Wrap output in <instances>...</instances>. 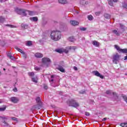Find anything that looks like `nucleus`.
Instances as JSON below:
<instances>
[{"label": "nucleus", "instance_id": "f704fd0d", "mask_svg": "<svg viewBox=\"0 0 127 127\" xmlns=\"http://www.w3.org/2000/svg\"><path fill=\"white\" fill-rule=\"evenodd\" d=\"M56 52H58V53H62L63 52V51H62L60 49H56Z\"/></svg>", "mask_w": 127, "mask_h": 127}, {"label": "nucleus", "instance_id": "052dcab7", "mask_svg": "<svg viewBox=\"0 0 127 127\" xmlns=\"http://www.w3.org/2000/svg\"><path fill=\"white\" fill-rule=\"evenodd\" d=\"M124 60H127V56H125Z\"/></svg>", "mask_w": 127, "mask_h": 127}, {"label": "nucleus", "instance_id": "37998d69", "mask_svg": "<svg viewBox=\"0 0 127 127\" xmlns=\"http://www.w3.org/2000/svg\"><path fill=\"white\" fill-rule=\"evenodd\" d=\"M6 26H9V27H10L11 28H13V27H14V26H13V25L9 24H7Z\"/></svg>", "mask_w": 127, "mask_h": 127}, {"label": "nucleus", "instance_id": "c03bdc74", "mask_svg": "<svg viewBox=\"0 0 127 127\" xmlns=\"http://www.w3.org/2000/svg\"><path fill=\"white\" fill-rule=\"evenodd\" d=\"M123 7L124 8H127V3H124V4H123Z\"/></svg>", "mask_w": 127, "mask_h": 127}, {"label": "nucleus", "instance_id": "2f4dec72", "mask_svg": "<svg viewBox=\"0 0 127 127\" xmlns=\"http://www.w3.org/2000/svg\"><path fill=\"white\" fill-rule=\"evenodd\" d=\"M28 13L29 15H33V14H34V12L32 11L28 10Z\"/></svg>", "mask_w": 127, "mask_h": 127}, {"label": "nucleus", "instance_id": "9b49d317", "mask_svg": "<svg viewBox=\"0 0 127 127\" xmlns=\"http://www.w3.org/2000/svg\"><path fill=\"white\" fill-rule=\"evenodd\" d=\"M92 44L94 45V46H96V47H99V46H100V43L98 42L97 41H93Z\"/></svg>", "mask_w": 127, "mask_h": 127}, {"label": "nucleus", "instance_id": "bf43d9fd", "mask_svg": "<svg viewBox=\"0 0 127 127\" xmlns=\"http://www.w3.org/2000/svg\"><path fill=\"white\" fill-rule=\"evenodd\" d=\"M90 104H94V101H93V100H91V101H90Z\"/></svg>", "mask_w": 127, "mask_h": 127}, {"label": "nucleus", "instance_id": "c85d7f7f", "mask_svg": "<svg viewBox=\"0 0 127 127\" xmlns=\"http://www.w3.org/2000/svg\"><path fill=\"white\" fill-rule=\"evenodd\" d=\"M115 47L116 48V49H117V50H118V51H119V52H120V51H121V48H120V47L117 45H115Z\"/></svg>", "mask_w": 127, "mask_h": 127}, {"label": "nucleus", "instance_id": "a18cd8bd", "mask_svg": "<svg viewBox=\"0 0 127 127\" xmlns=\"http://www.w3.org/2000/svg\"><path fill=\"white\" fill-rule=\"evenodd\" d=\"M11 119L13 121H17V118L15 117H12Z\"/></svg>", "mask_w": 127, "mask_h": 127}, {"label": "nucleus", "instance_id": "dca6fc26", "mask_svg": "<svg viewBox=\"0 0 127 127\" xmlns=\"http://www.w3.org/2000/svg\"><path fill=\"white\" fill-rule=\"evenodd\" d=\"M119 53H127V49H121Z\"/></svg>", "mask_w": 127, "mask_h": 127}, {"label": "nucleus", "instance_id": "864d4df0", "mask_svg": "<svg viewBox=\"0 0 127 127\" xmlns=\"http://www.w3.org/2000/svg\"><path fill=\"white\" fill-rule=\"evenodd\" d=\"M13 91H14V92H17V88L15 87V88L13 89Z\"/></svg>", "mask_w": 127, "mask_h": 127}, {"label": "nucleus", "instance_id": "412c9836", "mask_svg": "<svg viewBox=\"0 0 127 127\" xmlns=\"http://www.w3.org/2000/svg\"><path fill=\"white\" fill-rule=\"evenodd\" d=\"M1 126L3 127H7V126H8V123H6L5 121H4L2 123Z\"/></svg>", "mask_w": 127, "mask_h": 127}, {"label": "nucleus", "instance_id": "423d86ee", "mask_svg": "<svg viewBox=\"0 0 127 127\" xmlns=\"http://www.w3.org/2000/svg\"><path fill=\"white\" fill-rule=\"evenodd\" d=\"M93 74H94L95 76H97V77H99L101 79H104V76L101 74L99 72V71L97 70H95L92 71Z\"/></svg>", "mask_w": 127, "mask_h": 127}, {"label": "nucleus", "instance_id": "ddd939ff", "mask_svg": "<svg viewBox=\"0 0 127 127\" xmlns=\"http://www.w3.org/2000/svg\"><path fill=\"white\" fill-rule=\"evenodd\" d=\"M58 1L59 3H61L62 4H66L67 2L66 0H59Z\"/></svg>", "mask_w": 127, "mask_h": 127}, {"label": "nucleus", "instance_id": "e2e57ef3", "mask_svg": "<svg viewBox=\"0 0 127 127\" xmlns=\"http://www.w3.org/2000/svg\"><path fill=\"white\" fill-rule=\"evenodd\" d=\"M114 2H117L118 0H113Z\"/></svg>", "mask_w": 127, "mask_h": 127}, {"label": "nucleus", "instance_id": "58836bf2", "mask_svg": "<svg viewBox=\"0 0 127 127\" xmlns=\"http://www.w3.org/2000/svg\"><path fill=\"white\" fill-rule=\"evenodd\" d=\"M123 98L124 101H125V102H126L127 103V96H126V95H125V96H123Z\"/></svg>", "mask_w": 127, "mask_h": 127}, {"label": "nucleus", "instance_id": "cd10ccee", "mask_svg": "<svg viewBox=\"0 0 127 127\" xmlns=\"http://www.w3.org/2000/svg\"><path fill=\"white\" fill-rule=\"evenodd\" d=\"M108 3L111 5V6H114V3L113 2V0H108Z\"/></svg>", "mask_w": 127, "mask_h": 127}, {"label": "nucleus", "instance_id": "9d476101", "mask_svg": "<svg viewBox=\"0 0 127 127\" xmlns=\"http://www.w3.org/2000/svg\"><path fill=\"white\" fill-rule=\"evenodd\" d=\"M36 101L37 104L42 105V102H41V98H40V97H37L36 98Z\"/></svg>", "mask_w": 127, "mask_h": 127}, {"label": "nucleus", "instance_id": "1a4fd4ad", "mask_svg": "<svg viewBox=\"0 0 127 127\" xmlns=\"http://www.w3.org/2000/svg\"><path fill=\"white\" fill-rule=\"evenodd\" d=\"M35 56L37 58H42V57H43V55L40 53H36L35 54Z\"/></svg>", "mask_w": 127, "mask_h": 127}, {"label": "nucleus", "instance_id": "5701e85b", "mask_svg": "<svg viewBox=\"0 0 127 127\" xmlns=\"http://www.w3.org/2000/svg\"><path fill=\"white\" fill-rule=\"evenodd\" d=\"M8 57H9V58L11 59V60H14V61L16 60V59L15 58V57L12 56L11 55H8Z\"/></svg>", "mask_w": 127, "mask_h": 127}, {"label": "nucleus", "instance_id": "7ed1b4c3", "mask_svg": "<svg viewBox=\"0 0 127 127\" xmlns=\"http://www.w3.org/2000/svg\"><path fill=\"white\" fill-rule=\"evenodd\" d=\"M120 57H121V56L119 55V54H116L113 56V62L114 64H118V62L120 60Z\"/></svg>", "mask_w": 127, "mask_h": 127}, {"label": "nucleus", "instance_id": "aec40b11", "mask_svg": "<svg viewBox=\"0 0 127 127\" xmlns=\"http://www.w3.org/2000/svg\"><path fill=\"white\" fill-rule=\"evenodd\" d=\"M21 27H22V28H24V29H27V28H28V25L22 24Z\"/></svg>", "mask_w": 127, "mask_h": 127}, {"label": "nucleus", "instance_id": "20e7f679", "mask_svg": "<svg viewBox=\"0 0 127 127\" xmlns=\"http://www.w3.org/2000/svg\"><path fill=\"white\" fill-rule=\"evenodd\" d=\"M42 61L43 64L48 66V64L51 63V60L48 58H44L42 59Z\"/></svg>", "mask_w": 127, "mask_h": 127}, {"label": "nucleus", "instance_id": "5fc2aeb1", "mask_svg": "<svg viewBox=\"0 0 127 127\" xmlns=\"http://www.w3.org/2000/svg\"><path fill=\"white\" fill-rule=\"evenodd\" d=\"M120 27L122 29L124 28V25L122 24H120Z\"/></svg>", "mask_w": 127, "mask_h": 127}, {"label": "nucleus", "instance_id": "6e6d98bb", "mask_svg": "<svg viewBox=\"0 0 127 127\" xmlns=\"http://www.w3.org/2000/svg\"><path fill=\"white\" fill-rule=\"evenodd\" d=\"M107 120V118H103V119L102 120L103 122H105V121H106Z\"/></svg>", "mask_w": 127, "mask_h": 127}, {"label": "nucleus", "instance_id": "4d7b16f0", "mask_svg": "<svg viewBox=\"0 0 127 127\" xmlns=\"http://www.w3.org/2000/svg\"><path fill=\"white\" fill-rule=\"evenodd\" d=\"M20 53H21V54H23V55L25 54V53H24L23 51H22Z\"/></svg>", "mask_w": 127, "mask_h": 127}, {"label": "nucleus", "instance_id": "3c124183", "mask_svg": "<svg viewBox=\"0 0 127 127\" xmlns=\"http://www.w3.org/2000/svg\"><path fill=\"white\" fill-rule=\"evenodd\" d=\"M100 13H101V12H96L95 13V14H96V15H100Z\"/></svg>", "mask_w": 127, "mask_h": 127}, {"label": "nucleus", "instance_id": "473e14b6", "mask_svg": "<svg viewBox=\"0 0 127 127\" xmlns=\"http://www.w3.org/2000/svg\"><path fill=\"white\" fill-rule=\"evenodd\" d=\"M23 9H19L17 11L18 14H22Z\"/></svg>", "mask_w": 127, "mask_h": 127}, {"label": "nucleus", "instance_id": "09e8293b", "mask_svg": "<svg viewBox=\"0 0 127 127\" xmlns=\"http://www.w3.org/2000/svg\"><path fill=\"white\" fill-rule=\"evenodd\" d=\"M73 69L74 70H75V71H78V68L76 66H74L73 67Z\"/></svg>", "mask_w": 127, "mask_h": 127}, {"label": "nucleus", "instance_id": "13d9d810", "mask_svg": "<svg viewBox=\"0 0 127 127\" xmlns=\"http://www.w3.org/2000/svg\"><path fill=\"white\" fill-rule=\"evenodd\" d=\"M113 94L114 96H116L117 95V93L116 92H113Z\"/></svg>", "mask_w": 127, "mask_h": 127}, {"label": "nucleus", "instance_id": "a878e982", "mask_svg": "<svg viewBox=\"0 0 127 127\" xmlns=\"http://www.w3.org/2000/svg\"><path fill=\"white\" fill-rule=\"evenodd\" d=\"M87 18L88 20H93V19H94V17H93V16H92V15H88Z\"/></svg>", "mask_w": 127, "mask_h": 127}, {"label": "nucleus", "instance_id": "774afa93", "mask_svg": "<svg viewBox=\"0 0 127 127\" xmlns=\"http://www.w3.org/2000/svg\"><path fill=\"white\" fill-rule=\"evenodd\" d=\"M125 75H126V76H127V73H125Z\"/></svg>", "mask_w": 127, "mask_h": 127}, {"label": "nucleus", "instance_id": "6ab92c4d", "mask_svg": "<svg viewBox=\"0 0 127 127\" xmlns=\"http://www.w3.org/2000/svg\"><path fill=\"white\" fill-rule=\"evenodd\" d=\"M68 41H69L70 42H74V41H76V39H75V38H74L73 37H70L68 38Z\"/></svg>", "mask_w": 127, "mask_h": 127}, {"label": "nucleus", "instance_id": "a211bd4d", "mask_svg": "<svg viewBox=\"0 0 127 127\" xmlns=\"http://www.w3.org/2000/svg\"><path fill=\"white\" fill-rule=\"evenodd\" d=\"M80 4H82V5H85V4H88V1H85V0H81Z\"/></svg>", "mask_w": 127, "mask_h": 127}, {"label": "nucleus", "instance_id": "393cba45", "mask_svg": "<svg viewBox=\"0 0 127 127\" xmlns=\"http://www.w3.org/2000/svg\"><path fill=\"white\" fill-rule=\"evenodd\" d=\"M4 21H5V19L2 17V16L0 17V23H2Z\"/></svg>", "mask_w": 127, "mask_h": 127}, {"label": "nucleus", "instance_id": "2eb2a0df", "mask_svg": "<svg viewBox=\"0 0 127 127\" xmlns=\"http://www.w3.org/2000/svg\"><path fill=\"white\" fill-rule=\"evenodd\" d=\"M104 16L106 19H110V18H111V15H110L109 14L105 13Z\"/></svg>", "mask_w": 127, "mask_h": 127}, {"label": "nucleus", "instance_id": "bb28decb", "mask_svg": "<svg viewBox=\"0 0 127 127\" xmlns=\"http://www.w3.org/2000/svg\"><path fill=\"white\" fill-rule=\"evenodd\" d=\"M120 126L122 127H127V123H123L120 124Z\"/></svg>", "mask_w": 127, "mask_h": 127}, {"label": "nucleus", "instance_id": "4be33fe9", "mask_svg": "<svg viewBox=\"0 0 127 127\" xmlns=\"http://www.w3.org/2000/svg\"><path fill=\"white\" fill-rule=\"evenodd\" d=\"M6 109V106H3V107L0 108V112H4Z\"/></svg>", "mask_w": 127, "mask_h": 127}, {"label": "nucleus", "instance_id": "b1692460", "mask_svg": "<svg viewBox=\"0 0 127 127\" xmlns=\"http://www.w3.org/2000/svg\"><path fill=\"white\" fill-rule=\"evenodd\" d=\"M30 20L33 21H37L38 20V18L37 17H31Z\"/></svg>", "mask_w": 127, "mask_h": 127}, {"label": "nucleus", "instance_id": "f8f14e48", "mask_svg": "<svg viewBox=\"0 0 127 127\" xmlns=\"http://www.w3.org/2000/svg\"><path fill=\"white\" fill-rule=\"evenodd\" d=\"M6 120H7V117H0V123H3L4 121H6Z\"/></svg>", "mask_w": 127, "mask_h": 127}, {"label": "nucleus", "instance_id": "c9c22d12", "mask_svg": "<svg viewBox=\"0 0 127 127\" xmlns=\"http://www.w3.org/2000/svg\"><path fill=\"white\" fill-rule=\"evenodd\" d=\"M76 47L75 46H72V47H68V49H69V50H71V49H73V50H75L76 49Z\"/></svg>", "mask_w": 127, "mask_h": 127}, {"label": "nucleus", "instance_id": "ea45409f", "mask_svg": "<svg viewBox=\"0 0 127 127\" xmlns=\"http://www.w3.org/2000/svg\"><path fill=\"white\" fill-rule=\"evenodd\" d=\"M34 69H35L36 71H40V67H38V66H36V67H34Z\"/></svg>", "mask_w": 127, "mask_h": 127}, {"label": "nucleus", "instance_id": "69168bd1", "mask_svg": "<svg viewBox=\"0 0 127 127\" xmlns=\"http://www.w3.org/2000/svg\"><path fill=\"white\" fill-rule=\"evenodd\" d=\"M51 82H53L54 81V80L53 79H51Z\"/></svg>", "mask_w": 127, "mask_h": 127}, {"label": "nucleus", "instance_id": "f03ea898", "mask_svg": "<svg viewBox=\"0 0 127 127\" xmlns=\"http://www.w3.org/2000/svg\"><path fill=\"white\" fill-rule=\"evenodd\" d=\"M67 104L69 105V107H73V108H78L79 106V103L76 102L74 99H71L67 101Z\"/></svg>", "mask_w": 127, "mask_h": 127}, {"label": "nucleus", "instance_id": "4468645a", "mask_svg": "<svg viewBox=\"0 0 127 127\" xmlns=\"http://www.w3.org/2000/svg\"><path fill=\"white\" fill-rule=\"evenodd\" d=\"M58 70H59V71H60L61 72H62L63 73H64V72H65V69H64V68H63V67L59 65V67H58Z\"/></svg>", "mask_w": 127, "mask_h": 127}, {"label": "nucleus", "instance_id": "8fccbe9b", "mask_svg": "<svg viewBox=\"0 0 127 127\" xmlns=\"http://www.w3.org/2000/svg\"><path fill=\"white\" fill-rule=\"evenodd\" d=\"M106 94H107V95H109V94H111V91H110V90L107 91H106Z\"/></svg>", "mask_w": 127, "mask_h": 127}, {"label": "nucleus", "instance_id": "a19ab883", "mask_svg": "<svg viewBox=\"0 0 127 127\" xmlns=\"http://www.w3.org/2000/svg\"><path fill=\"white\" fill-rule=\"evenodd\" d=\"M15 49H16V50H17L18 51H19V52H20V53L21 51H22V50L18 48L17 47H15Z\"/></svg>", "mask_w": 127, "mask_h": 127}, {"label": "nucleus", "instance_id": "f257e3e1", "mask_svg": "<svg viewBox=\"0 0 127 127\" xmlns=\"http://www.w3.org/2000/svg\"><path fill=\"white\" fill-rule=\"evenodd\" d=\"M51 38L54 41H58L61 38V31H52L51 33Z\"/></svg>", "mask_w": 127, "mask_h": 127}, {"label": "nucleus", "instance_id": "72a5a7b5", "mask_svg": "<svg viewBox=\"0 0 127 127\" xmlns=\"http://www.w3.org/2000/svg\"><path fill=\"white\" fill-rule=\"evenodd\" d=\"M32 82H34V83H37V79H36L35 77H32Z\"/></svg>", "mask_w": 127, "mask_h": 127}, {"label": "nucleus", "instance_id": "680f3d73", "mask_svg": "<svg viewBox=\"0 0 127 127\" xmlns=\"http://www.w3.org/2000/svg\"><path fill=\"white\" fill-rule=\"evenodd\" d=\"M51 79H53V78H54V75H51Z\"/></svg>", "mask_w": 127, "mask_h": 127}, {"label": "nucleus", "instance_id": "79ce46f5", "mask_svg": "<svg viewBox=\"0 0 127 127\" xmlns=\"http://www.w3.org/2000/svg\"><path fill=\"white\" fill-rule=\"evenodd\" d=\"M44 89H45V90H47L48 89V86H47V85H44Z\"/></svg>", "mask_w": 127, "mask_h": 127}, {"label": "nucleus", "instance_id": "c756f323", "mask_svg": "<svg viewBox=\"0 0 127 127\" xmlns=\"http://www.w3.org/2000/svg\"><path fill=\"white\" fill-rule=\"evenodd\" d=\"M113 33H115V34H116L118 36H119L120 35V33L118 32V31L117 30H114L113 31Z\"/></svg>", "mask_w": 127, "mask_h": 127}, {"label": "nucleus", "instance_id": "f3484780", "mask_svg": "<svg viewBox=\"0 0 127 127\" xmlns=\"http://www.w3.org/2000/svg\"><path fill=\"white\" fill-rule=\"evenodd\" d=\"M22 14H23V16H26L27 15L28 10L23 9V11H22Z\"/></svg>", "mask_w": 127, "mask_h": 127}, {"label": "nucleus", "instance_id": "6e6552de", "mask_svg": "<svg viewBox=\"0 0 127 127\" xmlns=\"http://www.w3.org/2000/svg\"><path fill=\"white\" fill-rule=\"evenodd\" d=\"M70 23L73 26H76V25H79V22L76 20H70Z\"/></svg>", "mask_w": 127, "mask_h": 127}, {"label": "nucleus", "instance_id": "4c0bfd02", "mask_svg": "<svg viewBox=\"0 0 127 127\" xmlns=\"http://www.w3.org/2000/svg\"><path fill=\"white\" fill-rule=\"evenodd\" d=\"M80 30H81V31H86V30H87V28L85 27H81L80 28Z\"/></svg>", "mask_w": 127, "mask_h": 127}, {"label": "nucleus", "instance_id": "603ef678", "mask_svg": "<svg viewBox=\"0 0 127 127\" xmlns=\"http://www.w3.org/2000/svg\"><path fill=\"white\" fill-rule=\"evenodd\" d=\"M7 0H0V2H5Z\"/></svg>", "mask_w": 127, "mask_h": 127}, {"label": "nucleus", "instance_id": "39448f33", "mask_svg": "<svg viewBox=\"0 0 127 127\" xmlns=\"http://www.w3.org/2000/svg\"><path fill=\"white\" fill-rule=\"evenodd\" d=\"M41 108H42V104L37 103V104L32 106V110H33V111H35V110H40Z\"/></svg>", "mask_w": 127, "mask_h": 127}, {"label": "nucleus", "instance_id": "0e129e2a", "mask_svg": "<svg viewBox=\"0 0 127 127\" xmlns=\"http://www.w3.org/2000/svg\"><path fill=\"white\" fill-rule=\"evenodd\" d=\"M8 55H10V53H8L7 54V56H8Z\"/></svg>", "mask_w": 127, "mask_h": 127}, {"label": "nucleus", "instance_id": "0eeeda50", "mask_svg": "<svg viewBox=\"0 0 127 127\" xmlns=\"http://www.w3.org/2000/svg\"><path fill=\"white\" fill-rule=\"evenodd\" d=\"M9 100L12 102V103H13V104H17L18 103L19 100L17 97H12L9 98Z\"/></svg>", "mask_w": 127, "mask_h": 127}, {"label": "nucleus", "instance_id": "e433bc0d", "mask_svg": "<svg viewBox=\"0 0 127 127\" xmlns=\"http://www.w3.org/2000/svg\"><path fill=\"white\" fill-rule=\"evenodd\" d=\"M28 75L31 77H33V76H34V72H29Z\"/></svg>", "mask_w": 127, "mask_h": 127}, {"label": "nucleus", "instance_id": "7c9ffc66", "mask_svg": "<svg viewBox=\"0 0 127 127\" xmlns=\"http://www.w3.org/2000/svg\"><path fill=\"white\" fill-rule=\"evenodd\" d=\"M27 46H31L32 45V42L28 41L26 44Z\"/></svg>", "mask_w": 127, "mask_h": 127}, {"label": "nucleus", "instance_id": "de8ad7c7", "mask_svg": "<svg viewBox=\"0 0 127 127\" xmlns=\"http://www.w3.org/2000/svg\"><path fill=\"white\" fill-rule=\"evenodd\" d=\"M85 116H90V113L89 112H85Z\"/></svg>", "mask_w": 127, "mask_h": 127}, {"label": "nucleus", "instance_id": "338daca9", "mask_svg": "<svg viewBox=\"0 0 127 127\" xmlns=\"http://www.w3.org/2000/svg\"><path fill=\"white\" fill-rule=\"evenodd\" d=\"M76 13L78 14V13H79V11H76Z\"/></svg>", "mask_w": 127, "mask_h": 127}, {"label": "nucleus", "instance_id": "49530a36", "mask_svg": "<svg viewBox=\"0 0 127 127\" xmlns=\"http://www.w3.org/2000/svg\"><path fill=\"white\" fill-rule=\"evenodd\" d=\"M23 57H24V58H26L27 57V55H26V54H24L23 55Z\"/></svg>", "mask_w": 127, "mask_h": 127}]
</instances>
